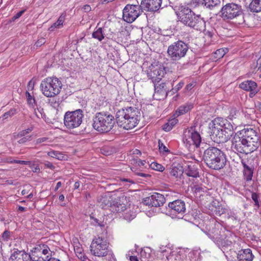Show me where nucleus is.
Segmentation results:
<instances>
[{"label":"nucleus","instance_id":"f257e3e1","mask_svg":"<svg viewBox=\"0 0 261 261\" xmlns=\"http://www.w3.org/2000/svg\"><path fill=\"white\" fill-rule=\"evenodd\" d=\"M259 137L253 128L238 131L231 140V148L235 153L248 154L255 150L259 145Z\"/></svg>","mask_w":261,"mask_h":261},{"label":"nucleus","instance_id":"f03ea898","mask_svg":"<svg viewBox=\"0 0 261 261\" xmlns=\"http://www.w3.org/2000/svg\"><path fill=\"white\" fill-rule=\"evenodd\" d=\"M140 113L135 107L122 108L117 111L116 121L118 125L125 129L134 128L140 120Z\"/></svg>","mask_w":261,"mask_h":261},{"label":"nucleus","instance_id":"7ed1b4c3","mask_svg":"<svg viewBox=\"0 0 261 261\" xmlns=\"http://www.w3.org/2000/svg\"><path fill=\"white\" fill-rule=\"evenodd\" d=\"M203 160L208 167L216 170L223 169L227 162L225 153L215 147H209L204 150Z\"/></svg>","mask_w":261,"mask_h":261},{"label":"nucleus","instance_id":"20e7f679","mask_svg":"<svg viewBox=\"0 0 261 261\" xmlns=\"http://www.w3.org/2000/svg\"><path fill=\"white\" fill-rule=\"evenodd\" d=\"M178 17L181 22L196 30L202 31L205 27L203 18L200 15H196L188 7H181Z\"/></svg>","mask_w":261,"mask_h":261},{"label":"nucleus","instance_id":"39448f33","mask_svg":"<svg viewBox=\"0 0 261 261\" xmlns=\"http://www.w3.org/2000/svg\"><path fill=\"white\" fill-rule=\"evenodd\" d=\"M114 124V117L109 113H97L93 118V127L100 133H107L110 132Z\"/></svg>","mask_w":261,"mask_h":261},{"label":"nucleus","instance_id":"423d86ee","mask_svg":"<svg viewBox=\"0 0 261 261\" xmlns=\"http://www.w3.org/2000/svg\"><path fill=\"white\" fill-rule=\"evenodd\" d=\"M93 255L98 257H106L109 261H115L114 255L109 247V243L104 238L98 237L93 240L90 245Z\"/></svg>","mask_w":261,"mask_h":261},{"label":"nucleus","instance_id":"0eeeda50","mask_svg":"<svg viewBox=\"0 0 261 261\" xmlns=\"http://www.w3.org/2000/svg\"><path fill=\"white\" fill-rule=\"evenodd\" d=\"M62 86V83L58 78L47 77L41 82L40 89L45 96L53 97L60 93Z\"/></svg>","mask_w":261,"mask_h":261},{"label":"nucleus","instance_id":"6e6552de","mask_svg":"<svg viewBox=\"0 0 261 261\" xmlns=\"http://www.w3.org/2000/svg\"><path fill=\"white\" fill-rule=\"evenodd\" d=\"M188 49V44L179 40L168 46L167 54L171 61L176 62L185 57Z\"/></svg>","mask_w":261,"mask_h":261},{"label":"nucleus","instance_id":"1a4fd4ad","mask_svg":"<svg viewBox=\"0 0 261 261\" xmlns=\"http://www.w3.org/2000/svg\"><path fill=\"white\" fill-rule=\"evenodd\" d=\"M83 117V112L81 109L71 112L68 111L64 115V125L68 129L76 128L81 124Z\"/></svg>","mask_w":261,"mask_h":261},{"label":"nucleus","instance_id":"9d476101","mask_svg":"<svg viewBox=\"0 0 261 261\" xmlns=\"http://www.w3.org/2000/svg\"><path fill=\"white\" fill-rule=\"evenodd\" d=\"M241 7L234 3H228L221 10L220 16L224 20L232 19L242 14Z\"/></svg>","mask_w":261,"mask_h":261},{"label":"nucleus","instance_id":"9b49d317","mask_svg":"<svg viewBox=\"0 0 261 261\" xmlns=\"http://www.w3.org/2000/svg\"><path fill=\"white\" fill-rule=\"evenodd\" d=\"M145 72L153 83H159L166 73L165 67L159 64H151Z\"/></svg>","mask_w":261,"mask_h":261},{"label":"nucleus","instance_id":"f8f14e48","mask_svg":"<svg viewBox=\"0 0 261 261\" xmlns=\"http://www.w3.org/2000/svg\"><path fill=\"white\" fill-rule=\"evenodd\" d=\"M142 10L141 5H127L123 10L124 20L129 23L133 22L141 14Z\"/></svg>","mask_w":261,"mask_h":261},{"label":"nucleus","instance_id":"ddd939ff","mask_svg":"<svg viewBox=\"0 0 261 261\" xmlns=\"http://www.w3.org/2000/svg\"><path fill=\"white\" fill-rule=\"evenodd\" d=\"M183 141L186 145H193L197 148L199 147L201 142V138L199 133L195 130V128L191 127L185 131Z\"/></svg>","mask_w":261,"mask_h":261},{"label":"nucleus","instance_id":"4468645a","mask_svg":"<svg viewBox=\"0 0 261 261\" xmlns=\"http://www.w3.org/2000/svg\"><path fill=\"white\" fill-rule=\"evenodd\" d=\"M165 201V198L162 194L154 193L151 196L144 198L142 202L146 205L160 207L164 204Z\"/></svg>","mask_w":261,"mask_h":261},{"label":"nucleus","instance_id":"2eb2a0df","mask_svg":"<svg viewBox=\"0 0 261 261\" xmlns=\"http://www.w3.org/2000/svg\"><path fill=\"white\" fill-rule=\"evenodd\" d=\"M159 251L162 253L169 252L170 255L166 254V258L168 260L172 259V257L175 256V261H191L190 258H187L186 253L184 250H180L177 253L174 254L173 252H171V249L169 247L163 246L160 247Z\"/></svg>","mask_w":261,"mask_h":261},{"label":"nucleus","instance_id":"dca6fc26","mask_svg":"<svg viewBox=\"0 0 261 261\" xmlns=\"http://www.w3.org/2000/svg\"><path fill=\"white\" fill-rule=\"evenodd\" d=\"M214 125L212 128L211 135V139L214 142L219 144L226 142L230 139L218 125Z\"/></svg>","mask_w":261,"mask_h":261},{"label":"nucleus","instance_id":"f3484780","mask_svg":"<svg viewBox=\"0 0 261 261\" xmlns=\"http://www.w3.org/2000/svg\"><path fill=\"white\" fill-rule=\"evenodd\" d=\"M214 125H218L221 129L229 138L233 134V125L228 120L222 118H217L214 120Z\"/></svg>","mask_w":261,"mask_h":261},{"label":"nucleus","instance_id":"a211bd4d","mask_svg":"<svg viewBox=\"0 0 261 261\" xmlns=\"http://www.w3.org/2000/svg\"><path fill=\"white\" fill-rule=\"evenodd\" d=\"M155 94L160 96V99L166 98L168 94L171 92V90H169V82L154 83Z\"/></svg>","mask_w":261,"mask_h":261},{"label":"nucleus","instance_id":"6ab92c4d","mask_svg":"<svg viewBox=\"0 0 261 261\" xmlns=\"http://www.w3.org/2000/svg\"><path fill=\"white\" fill-rule=\"evenodd\" d=\"M162 0H142L141 9L147 11L155 12L161 7Z\"/></svg>","mask_w":261,"mask_h":261},{"label":"nucleus","instance_id":"aec40b11","mask_svg":"<svg viewBox=\"0 0 261 261\" xmlns=\"http://www.w3.org/2000/svg\"><path fill=\"white\" fill-rule=\"evenodd\" d=\"M168 206L171 209V212L175 214L182 215L186 212L185 203L181 200H176L169 202Z\"/></svg>","mask_w":261,"mask_h":261},{"label":"nucleus","instance_id":"412c9836","mask_svg":"<svg viewBox=\"0 0 261 261\" xmlns=\"http://www.w3.org/2000/svg\"><path fill=\"white\" fill-rule=\"evenodd\" d=\"M224 232V230H219L218 229L215 228L211 232H206V234L215 243L222 244L225 239Z\"/></svg>","mask_w":261,"mask_h":261},{"label":"nucleus","instance_id":"4be33fe9","mask_svg":"<svg viewBox=\"0 0 261 261\" xmlns=\"http://www.w3.org/2000/svg\"><path fill=\"white\" fill-rule=\"evenodd\" d=\"M241 163L243 167V175L244 179L246 181H251L252 178L254 171L253 166L250 164L248 165L243 160H242Z\"/></svg>","mask_w":261,"mask_h":261},{"label":"nucleus","instance_id":"5701e85b","mask_svg":"<svg viewBox=\"0 0 261 261\" xmlns=\"http://www.w3.org/2000/svg\"><path fill=\"white\" fill-rule=\"evenodd\" d=\"M254 255L250 249H241L238 251L237 259L238 261H252Z\"/></svg>","mask_w":261,"mask_h":261},{"label":"nucleus","instance_id":"b1692460","mask_svg":"<svg viewBox=\"0 0 261 261\" xmlns=\"http://www.w3.org/2000/svg\"><path fill=\"white\" fill-rule=\"evenodd\" d=\"M98 204L102 209L109 208L111 211V206L113 204L112 198L110 196H102L98 200Z\"/></svg>","mask_w":261,"mask_h":261},{"label":"nucleus","instance_id":"393cba45","mask_svg":"<svg viewBox=\"0 0 261 261\" xmlns=\"http://www.w3.org/2000/svg\"><path fill=\"white\" fill-rule=\"evenodd\" d=\"M184 169L182 166L179 164H173L169 168L170 175L177 178L182 175Z\"/></svg>","mask_w":261,"mask_h":261},{"label":"nucleus","instance_id":"a878e982","mask_svg":"<svg viewBox=\"0 0 261 261\" xmlns=\"http://www.w3.org/2000/svg\"><path fill=\"white\" fill-rule=\"evenodd\" d=\"M37 252H39L38 249L35 247L32 250L31 253L30 254V257L32 261H48L51 257L49 256H44L43 254H38Z\"/></svg>","mask_w":261,"mask_h":261},{"label":"nucleus","instance_id":"bb28decb","mask_svg":"<svg viewBox=\"0 0 261 261\" xmlns=\"http://www.w3.org/2000/svg\"><path fill=\"white\" fill-rule=\"evenodd\" d=\"M27 256V255L24 252L17 249L14 250L11 255L10 261H25Z\"/></svg>","mask_w":261,"mask_h":261},{"label":"nucleus","instance_id":"cd10ccee","mask_svg":"<svg viewBox=\"0 0 261 261\" xmlns=\"http://www.w3.org/2000/svg\"><path fill=\"white\" fill-rule=\"evenodd\" d=\"M126 210L125 204L121 203L120 199H115L113 201V204L111 206V212L113 213H119Z\"/></svg>","mask_w":261,"mask_h":261},{"label":"nucleus","instance_id":"c85d7f7f","mask_svg":"<svg viewBox=\"0 0 261 261\" xmlns=\"http://www.w3.org/2000/svg\"><path fill=\"white\" fill-rule=\"evenodd\" d=\"M185 172L188 176L196 178L199 176V171L197 165L191 164L188 165Z\"/></svg>","mask_w":261,"mask_h":261},{"label":"nucleus","instance_id":"c756f323","mask_svg":"<svg viewBox=\"0 0 261 261\" xmlns=\"http://www.w3.org/2000/svg\"><path fill=\"white\" fill-rule=\"evenodd\" d=\"M240 87L246 91H254L257 88V84L252 81H246L240 85Z\"/></svg>","mask_w":261,"mask_h":261},{"label":"nucleus","instance_id":"7c9ffc66","mask_svg":"<svg viewBox=\"0 0 261 261\" xmlns=\"http://www.w3.org/2000/svg\"><path fill=\"white\" fill-rule=\"evenodd\" d=\"M193 107L192 103H187L180 106L176 111L174 115L178 116L185 114L190 111Z\"/></svg>","mask_w":261,"mask_h":261},{"label":"nucleus","instance_id":"2f4dec72","mask_svg":"<svg viewBox=\"0 0 261 261\" xmlns=\"http://www.w3.org/2000/svg\"><path fill=\"white\" fill-rule=\"evenodd\" d=\"M199 3L206 8L212 9L214 7L220 4V0H200Z\"/></svg>","mask_w":261,"mask_h":261},{"label":"nucleus","instance_id":"473e14b6","mask_svg":"<svg viewBox=\"0 0 261 261\" xmlns=\"http://www.w3.org/2000/svg\"><path fill=\"white\" fill-rule=\"evenodd\" d=\"M74 250L77 257L82 261H90L83 252L82 247L76 245L74 247Z\"/></svg>","mask_w":261,"mask_h":261},{"label":"nucleus","instance_id":"72a5a7b5","mask_svg":"<svg viewBox=\"0 0 261 261\" xmlns=\"http://www.w3.org/2000/svg\"><path fill=\"white\" fill-rule=\"evenodd\" d=\"M251 12H259L261 11V0H253L249 5Z\"/></svg>","mask_w":261,"mask_h":261},{"label":"nucleus","instance_id":"f704fd0d","mask_svg":"<svg viewBox=\"0 0 261 261\" xmlns=\"http://www.w3.org/2000/svg\"><path fill=\"white\" fill-rule=\"evenodd\" d=\"M36 247L39 250V252L36 253L37 255L38 254H43L44 256H49V251H50V249L47 245L44 244H39L37 245Z\"/></svg>","mask_w":261,"mask_h":261},{"label":"nucleus","instance_id":"c9c22d12","mask_svg":"<svg viewBox=\"0 0 261 261\" xmlns=\"http://www.w3.org/2000/svg\"><path fill=\"white\" fill-rule=\"evenodd\" d=\"M65 15H61L58 18V20L49 28V30L50 31H54L55 28H60L63 25Z\"/></svg>","mask_w":261,"mask_h":261},{"label":"nucleus","instance_id":"e433bc0d","mask_svg":"<svg viewBox=\"0 0 261 261\" xmlns=\"http://www.w3.org/2000/svg\"><path fill=\"white\" fill-rule=\"evenodd\" d=\"M177 119L175 118L169 120L163 125V129L166 132H169L172 129L173 127L177 123Z\"/></svg>","mask_w":261,"mask_h":261},{"label":"nucleus","instance_id":"4c0bfd02","mask_svg":"<svg viewBox=\"0 0 261 261\" xmlns=\"http://www.w3.org/2000/svg\"><path fill=\"white\" fill-rule=\"evenodd\" d=\"M47 154L51 158H56L59 160H63L65 158L64 154L58 151L51 150L48 152Z\"/></svg>","mask_w":261,"mask_h":261},{"label":"nucleus","instance_id":"58836bf2","mask_svg":"<svg viewBox=\"0 0 261 261\" xmlns=\"http://www.w3.org/2000/svg\"><path fill=\"white\" fill-rule=\"evenodd\" d=\"M92 37L101 41L105 37L101 28H99L92 33Z\"/></svg>","mask_w":261,"mask_h":261},{"label":"nucleus","instance_id":"ea45409f","mask_svg":"<svg viewBox=\"0 0 261 261\" xmlns=\"http://www.w3.org/2000/svg\"><path fill=\"white\" fill-rule=\"evenodd\" d=\"M34 113L36 117L38 118H44L45 114L44 112L43 109L41 108H37L34 110Z\"/></svg>","mask_w":261,"mask_h":261},{"label":"nucleus","instance_id":"a19ab883","mask_svg":"<svg viewBox=\"0 0 261 261\" xmlns=\"http://www.w3.org/2000/svg\"><path fill=\"white\" fill-rule=\"evenodd\" d=\"M151 168L156 171L162 172L164 170L165 168L161 164H158L156 162H152L150 165Z\"/></svg>","mask_w":261,"mask_h":261},{"label":"nucleus","instance_id":"79ce46f5","mask_svg":"<svg viewBox=\"0 0 261 261\" xmlns=\"http://www.w3.org/2000/svg\"><path fill=\"white\" fill-rule=\"evenodd\" d=\"M227 50V48H220L217 49L215 52V54L216 55V57L218 59H220L225 55L226 53V51Z\"/></svg>","mask_w":261,"mask_h":261},{"label":"nucleus","instance_id":"37998d69","mask_svg":"<svg viewBox=\"0 0 261 261\" xmlns=\"http://www.w3.org/2000/svg\"><path fill=\"white\" fill-rule=\"evenodd\" d=\"M159 148L160 152L162 153H169L170 150L166 147V146L161 142L159 140Z\"/></svg>","mask_w":261,"mask_h":261},{"label":"nucleus","instance_id":"c03bdc74","mask_svg":"<svg viewBox=\"0 0 261 261\" xmlns=\"http://www.w3.org/2000/svg\"><path fill=\"white\" fill-rule=\"evenodd\" d=\"M16 113V110L14 109H11L9 111L4 113L3 115V119H7L9 117H11L14 115Z\"/></svg>","mask_w":261,"mask_h":261},{"label":"nucleus","instance_id":"a18cd8bd","mask_svg":"<svg viewBox=\"0 0 261 261\" xmlns=\"http://www.w3.org/2000/svg\"><path fill=\"white\" fill-rule=\"evenodd\" d=\"M258 195L254 192H253L251 194V198L252 200L254 202V205L257 207L259 208V203L258 200Z\"/></svg>","mask_w":261,"mask_h":261},{"label":"nucleus","instance_id":"49530a36","mask_svg":"<svg viewBox=\"0 0 261 261\" xmlns=\"http://www.w3.org/2000/svg\"><path fill=\"white\" fill-rule=\"evenodd\" d=\"M25 96L27 97L28 103L30 105H33V104L35 102L34 97L32 96L29 92H26Z\"/></svg>","mask_w":261,"mask_h":261},{"label":"nucleus","instance_id":"de8ad7c7","mask_svg":"<svg viewBox=\"0 0 261 261\" xmlns=\"http://www.w3.org/2000/svg\"><path fill=\"white\" fill-rule=\"evenodd\" d=\"M184 85V83L183 82H179L174 88L172 89L171 91H172V93L171 94L179 91L183 87Z\"/></svg>","mask_w":261,"mask_h":261},{"label":"nucleus","instance_id":"09e8293b","mask_svg":"<svg viewBox=\"0 0 261 261\" xmlns=\"http://www.w3.org/2000/svg\"><path fill=\"white\" fill-rule=\"evenodd\" d=\"M202 31H204V34L206 36H207L208 37L212 38L214 34L215 30L213 29H211V30H205L204 28Z\"/></svg>","mask_w":261,"mask_h":261},{"label":"nucleus","instance_id":"8fccbe9b","mask_svg":"<svg viewBox=\"0 0 261 261\" xmlns=\"http://www.w3.org/2000/svg\"><path fill=\"white\" fill-rule=\"evenodd\" d=\"M15 163L17 164H20L21 165H29L30 168H32L33 165H34L33 164L31 163L30 161H21V160H16L15 161Z\"/></svg>","mask_w":261,"mask_h":261},{"label":"nucleus","instance_id":"3c124183","mask_svg":"<svg viewBox=\"0 0 261 261\" xmlns=\"http://www.w3.org/2000/svg\"><path fill=\"white\" fill-rule=\"evenodd\" d=\"M45 42V39L44 38H41L38 39V41L35 43V45L37 47H40Z\"/></svg>","mask_w":261,"mask_h":261},{"label":"nucleus","instance_id":"603ef678","mask_svg":"<svg viewBox=\"0 0 261 261\" xmlns=\"http://www.w3.org/2000/svg\"><path fill=\"white\" fill-rule=\"evenodd\" d=\"M48 139L47 137L39 138L36 140L35 144H41L43 142H46Z\"/></svg>","mask_w":261,"mask_h":261},{"label":"nucleus","instance_id":"864d4df0","mask_svg":"<svg viewBox=\"0 0 261 261\" xmlns=\"http://www.w3.org/2000/svg\"><path fill=\"white\" fill-rule=\"evenodd\" d=\"M91 219L93 220L92 223L95 225L102 226L101 222L98 219L94 218L93 217L91 216Z\"/></svg>","mask_w":261,"mask_h":261},{"label":"nucleus","instance_id":"5fc2aeb1","mask_svg":"<svg viewBox=\"0 0 261 261\" xmlns=\"http://www.w3.org/2000/svg\"><path fill=\"white\" fill-rule=\"evenodd\" d=\"M31 131V129L28 128V129H25V130H23L21 132H20L18 134V137H23V136H24L25 135H26L27 134L29 133Z\"/></svg>","mask_w":261,"mask_h":261},{"label":"nucleus","instance_id":"6e6d98bb","mask_svg":"<svg viewBox=\"0 0 261 261\" xmlns=\"http://www.w3.org/2000/svg\"><path fill=\"white\" fill-rule=\"evenodd\" d=\"M31 140V136H27L25 137H23L21 139H20L18 141V142L19 144H23L27 141H29Z\"/></svg>","mask_w":261,"mask_h":261},{"label":"nucleus","instance_id":"4d7b16f0","mask_svg":"<svg viewBox=\"0 0 261 261\" xmlns=\"http://www.w3.org/2000/svg\"><path fill=\"white\" fill-rule=\"evenodd\" d=\"M194 83H190L188 84L185 89V92L187 91H190L194 87Z\"/></svg>","mask_w":261,"mask_h":261},{"label":"nucleus","instance_id":"13d9d810","mask_svg":"<svg viewBox=\"0 0 261 261\" xmlns=\"http://www.w3.org/2000/svg\"><path fill=\"white\" fill-rule=\"evenodd\" d=\"M10 236V232L8 230L5 231L2 234V238L4 240H7Z\"/></svg>","mask_w":261,"mask_h":261},{"label":"nucleus","instance_id":"bf43d9fd","mask_svg":"<svg viewBox=\"0 0 261 261\" xmlns=\"http://www.w3.org/2000/svg\"><path fill=\"white\" fill-rule=\"evenodd\" d=\"M44 165L46 167H47L49 169H53L55 168L53 164L51 163L48 162V161L45 162Z\"/></svg>","mask_w":261,"mask_h":261},{"label":"nucleus","instance_id":"052dcab7","mask_svg":"<svg viewBox=\"0 0 261 261\" xmlns=\"http://www.w3.org/2000/svg\"><path fill=\"white\" fill-rule=\"evenodd\" d=\"M25 10H22L18 12L17 14H16L13 17L14 19H16L19 18L24 12Z\"/></svg>","mask_w":261,"mask_h":261},{"label":"nucleus","instance_id":"680f3d73","mask_svg":"<svg viewBox=\"0 0 261 261\" xmlns=\"http://www.w3.org/2000/svg\"><path fill=\"white\" fill-rule=\"evenodd\" d=\"M141 257H143L144 256H145V258H148L150 257V253H148L147 254H146V251L145 250H142L140 253Z\"/></svg>","mask_w":261,"mask_h":261},{"label":"nucleus","instance_id":"e2e57ef3","mask_svg":"<svg viewBox=\"0 0 261 261\" xmlns=\"http://www.w3.org/2000/svg\"><path fill=\"white\" fill-rule=\"evenodd\" d=\"M34 164V165L32 166V168H31L32 169V171L35 173L39 172H40V168H39V166H35V164Z\"/></svg>","mask_w":261,"mask_h":261},{"label":"nucleus","instance_id":"0e129e2a","mask_svg":"<svg viewBox=\"0 0 261 261\" xmlns=\"http://www.w3.org/2000/svg\"><path fill=\"white\" fill-rule=\"evenodd\" d=\"M145 163H146V161H142V160H139L138 161H137L136 162V164L139 166H144Z\"/></svg>","mask_w":261,"mask_h":261},{"label":"nucleus","instance_id":"69168bd1","mask_svg":"<svg viewBox=\"0 0 261 261\" xmlns=\"http://www.w3.org/2000/svg\"><path fill=\"white\" fill-rule=\"evenodd\" d=\"M16 160L13 159L12 157H9L6 159V162L9 163H15Z\"/></svg>","mask_w":261,"mask_h":261},{"label":"nucleus","instance_id":"338daca9","mask_svg":"<svg viewBox=\"0 0 261 261\" xmlns=\"http://www.w3.org/2000/svg\"><path fill=\"white\" fill-rule=\"evenodd\" d=\"M83 9L85 11V12H89L91 10V7L89 5H86L84 6Z\"/></svg>","mask_w":261,"mask_h":261},{"label":"nucleus","instance_id":"774afa93","mask_svg":"<svg viewBox=\"0 0 261 261\" xmlns=\"http://www.w3.org/2000/svg\"><path fill=\"white\" fill-rule=\"evenodd\" d=\"M129 260L130 261H139L138 257L136 256H130Z\"/></svg>","mask_w":261,"mask_h":261}]
</instances>
